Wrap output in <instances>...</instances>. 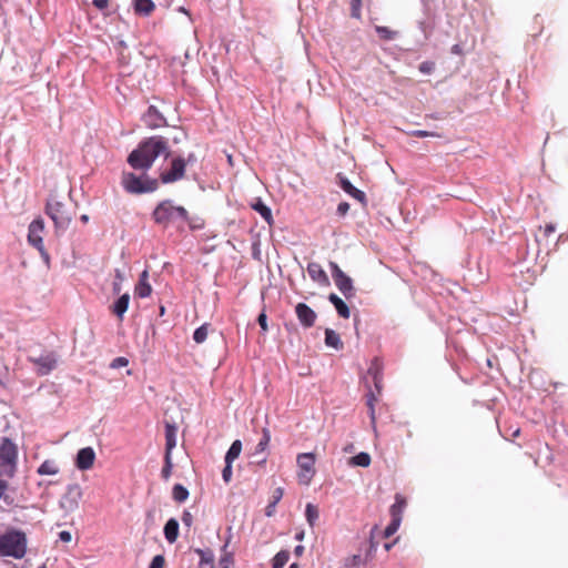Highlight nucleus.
Segmentation results:
<instances>
[{"mask_svg": "<svg viewBox=\"0 0 568 568\" xmlns=\"http://www.w3.org/2000/svg\"><path fill=\"white\" fill-rule=\"evenodd\" d=\"M160 155H170L169 142L162 135H153L141 141L128 156V163L135 170H149Z\"/></svg>", "mask_w": 568, "mask_h": 568, "instance_id": "f257e3e1", "label": "nucleus"}, {"mask_svg": "<svg viewBox=\"0 0 568 568\" xmlns=\"http://www.w3.org/2000/svg\"><path fill=\"white\" fill-rule=\"evenodd\" d=\"M27 535L19 529H9L0 536V557L21 559L27 552Z\"/></svg>", "mask_w": 568, "mask_h": 568, "instance_id": "f03ea898", "label": "nucleus"}, {"mask_svg": "<svg viewBox=\"0 0 568 568\" xmlns=\"http://www.w3.org/2000/svg\"><path fill=\"white\" fill-rule=\"evenodd\" d=\"M152 219L156 224L166 227L178 221H189V212L183 206L174 205L171 200H164L154 209Z\"/></svg>", "mask_w": 568, "mask_h": 568, "instance_id": "7ed1b4c3", "label": "nucleus"}, {"mask_svg": "<svg viewBox=\"0 0 568 568\" xmlns=\"http://www.w3.org/2000/svg\"><path fill=\"white\" fill-rule=\"evenodd\" d=\"M45 213L51 217L57 229H67L73 216L72 207L69 203L51 196L45 205Z\"/></svg>", "mask_w": 568, "mask_h": 568, "instance_id": "20e7f679", "label": "nucleus"}, {"mask_svg": "<svg viewBox=\"0 0 568 568\" xmlns=\"http://www.w3.org/2000/svg\"><path fill=\"white\" fill-rule=\"evenodd\" d=\"M122 185L124 190L132 194H142L154 192L158 186V180L148 176H138L134 173L126 172L122 175Z\"/></svg>", "mask_w": 568, "mask_h": 568, "instance_id": "39448f33", "label": "nucleus"}, {"mask_svg": "<svg viewBox=\"0 0 568 568\" xmlns=\"http://www.w3.org/2000/svg\"><path fill=\"white\" fill-rule=\"evenodd\" d=\"M298 473L297 478L301 485L308 486L315 475V455L313 453H302L296 458Z\"/></svg>", "mask_w": 568, "mask_h": 568, "instance_id": "423d86ee", "label": "nucleus"}, {"mask_svg": "<svg viewBox=\"0 0 568 568\" xmlns=\"http://www.w3.org/2000/svg\"><path fill=\"white\" fill-rule=\"evenodd\" d=\"M332 276L335 285L346 298L355 296L352 278L346 275L335 262H329Z\"/></svg>", "mask_w": 568, "mask_h": 568, "instance_id": "0eeeda50", "label": "nucleus"}, {"mask_svg": "<svg viewBox=\"0 0 568 568\" xmlns=\"http://www.w3.org/2000/svg\"><path fill=\"white\" fill-rule=\"evenodd\" d=\"M186 163L187 161L181 156L172 159L170 169L160 174L162 183L168 184L182 180L185 174Z\"/></svg>", "mask_w": 568, "mask_h": 568, "instance_id": "6e6552de", "label": "nucleus"}, {"mask_svg": "<svg viewBox=\"0 0 568 568\" xmlns=\"http://www.w3.org/2000/svg\"><path fill=\"white\" fill-rule=\"evenodd\" d=\"M44 231V222L42 219L33 220L29 225L28 241L29 243L39 250L41 253L44 252L42 233Z\"/></svg>", "mask_w": 568, "mask_h": 568, "instance_id": "1a4fd4ad", "label": "nucleus"}, {"mask_svg": "<svg viewBox=\"0 0 568 568\" xmlns=\"http://www.w3.org/2000/svg\"><path fill=\"white\" fill-rule=\"evenodd\" d=\"M295 314H296V317H297L300 324L304 328H310V327L314 326L316 318H317V314L315 313V311L313 308H311L305 303L296 304Z\"/></svg>", "mask_w": 568, "mask_h": 568, "instance_id": "9d476101", "label": "nucleus"}, {"mask_svg": "<svg viewBox=\"0 0 568 568\" xmlns=\"http://www.w3.org/2000/svg\"><path fill=\"white\" fill-rule=\"evenodd\" d=\"M95 453L91 447L81 448L75 458V466L80 470H88L93 467Z\"/></svg>", "mask_w": 568, "mask_h": 568, "instance_id": "9b49d317", "label": "nucleus"}, {"mask_svg": "<svg viewBox=\"0 0 568 568\" xmlns=\"http://www.w3.org/2000/svg\"><path fill=\"white\" fill-rule=\"evenodd\" d=\"M31 362L38 367V374L47 375L57 366V359L52 354L31 358Z\"/></svg>", "mask_w": 568, "mask_h": 568, "instance_id": "f8f14e48", "label": "nucleus"}, {"mask_svg": "<svg viewBox=\"0 0 568 568\" xmlns=\"http://www.w3.org/2000/svg\"><path fill=\"white\" fill-rule=\"evenodd\" d=\"M0 459L7 465H12L16 463L17 447L11 440L4 439L3 443L1 444Z\"/></svg>", "mask_w": 568, "mask_h": 568, "instance_id": "ddd939ff", "label": "nucleus"}, {"mask_svg": "<svg viewBox=\"0 0 568 568\" xmlns=\"http://www.w3.org/2000/svg\"><path fill=\"white\" fill-rule=\"evenodd\" d=\"M339 186L342 190L347 193L349 196L354 197L362 204L366 203V195L363 191L356 189L345 176L338 174Z\"/></svg>", "mask_w": 568, "mask_h": 568, "instance_id": "4468645a", "label": "nucleus"}, {"mask_svg": "<svg viewBox=\"0 0 568 568\" xmlns=\"http://www.w3.org/2000/svg\"><path fill=\"white\" fill-rule=\"evenodd\" d=\"M143 121L148 128L156 129L164 124L165 119L156 110L155 106L151 105V106H149L148 111L143 115Z\"/></svg>", "mask_w": 568, "mask_h": 568, "instance_id": "2eb2a0df", "label": "nucleus"}, {"mask_svg": "<svg viewBox=\"0 0 568 568\" xmlns=\"http://www.w3.org/2000/svg\"><path fill=\"white\" fill-rule=\"evenodd\" d=\"M134 293L140 298L149 297L152 293V287L149 283V272L143 271L140 275L139 282L135 285Z\"/></svg>", "mask_w": 568, "mask_h": 568, "instance_id": "dca6fc26", "label": "nucleus"}, {"mask_svg": "<svg viewBox=\"0 0 568 568\" xmlns=\"http://www.w3.org/2000/svg\"><path fill=\"white\" fill-rule=\"evenodd\" d=\"M307 272L310 277L320 284H328V276L321 266V264L316 262H311L307 265Z\"/></svg>", "mask_w": 568, "mask_h": 568, "instance_id": "f3484780", "label": "nucleus"}, {"mask_svg": "<svg viewBox=\"0 0 568 568\" xmlns=\"http://www.w3.org/2000/svg\"><path fill=\"white\" fill-rule=\"evenodd\" d=\"M328 301L335 306L337 314L343 318H348L351 316L349 307L346 303L337 296L335 293H331L328 296Z\"/></svg>", "mask_w": 568, "mask_h": 568, "instance_id": "a211bd4d", "label": "nucleus"}, {"mask_svg": "<svg viewBox=\"0 0 568 568\" xmlns=\"http://www.w3.org/2000/svg\"><path fill=\"white\" fill-rule=\"evenodd\" d=\"M407 505V501L405 497H403L400 494H396L395 496V503L390 506L389 513L392 518L402 520L403 518V511Z\"/></svg>", "mask_w": 568, "mask_h": 568, "instance_id": "6ab92c4d", "label": "nucleus"}, {"mask_svg": "<svg viewBox=\"0 0 568 568\" xmlns=\"http://www.w3.org/2000/svg\"><path fill=\"white\" fill-rule=\"evenodd\" d=\"M164 536L170 544L176 541L179 537V523L176 519L171 518L166 521L164 526Z\"/></svg>", "mask_w": 568, "mask_h": 568, "instance_id": "aec40b11", "label": "nucleus"}, {"mask_svg": "<svg viewBox=\"0 0 568 568\" xmlns=\"http://www.w3.org/2000/svg\"><path fill=\"white\" fill-rule=\"evenodd\" d=\"M129 302L130 295L125 293L120 296L112 306L113 314L116 315L120 321H122L124 313L128 311Z\"/></svg>", "mask_w": 568, "mask_h": 568, "instance_id": "412c9836", "label": "nucleus"}, {"mask_svg": "<svg viewBox=\"0 0 568 568\" xmlns=\"http://www.w3.org/2000/svg\"><path fill=\"white\" fill-rule=\"evenodd\" d=\"M133 7L135 13L145 17L150 16L155 9V4L152 0H134Z\"/></svg>", "mask_w": 568, "mask_h": 568, "instance_id": "4be33fe9", "label": "nucleus"}, {"mask_svg": "<svg viewBox=\"0 0 568 568\" xmlns=\"http://www.w3.org/2000/svg\"><path fill=\"white\" fill-rule=\"evenodd\" d=\"M176 445V428L171 424L165 426V454L171 456L172 449Z\"/></svg>", "mask_w": 568, "mask_h": 568, "instance_id": "5701e85b", "label": "nucleus"}, {"mask_svg": "<svg viewBox=\"0 0 568 568\" xmlns=\"http://www.w3.org/2000/svg\"><path fill=\"white\" fill-rule=\"evenodd\" d=\"M368 374L373 376V382L377 390V394H381L383 376L382 367L377 359H374V362L372 363L371 367L368 368Z\"/></svg>", "mask_w": 568, "mask_h": 568, "instance_id": "b1692460", "label": "nucleus"}, {"mask_svg": "<svg viewBox=\"0 0 568 568\" xmlns=\"http://www.w3.org/2000/svg\"><path fill=\"white\" fill-rule=\"evenodd\" d=\"M195 552L200 557V568H214V555L210 549H195Z\"/></svg>", "mask_w": 568, "mask_h": 568, "instance_id": "393cba45", "label": "nucleus"}, {"mask_svg": "<svg viewBox=\"0 0 568 568\" xmlns=\"http://www.w3.org/2000/svg\"><path fill=\"white\" fill-rule=\"evenodd\" d=\"M325 344L326 346L337 351L343 348V342L341 341L339 335L332 328L325 329Z\"/></svg>", "mask_w": 568, "mask_h": 568, "instance_id": "a878e982", "label": "nucleus"}, {"mask_svg": "<svg viewBox=\"0 0 568 568\" xmlns=\"http://www.w3.org/2000/svg\"><path fill=\"white\" fill-rule=\"evenodd\" d=\"M252 209L260 213V215L271 225L273 223V216L271 209L265 205L260 199L252 203Z\"/></svg>", "mask_w": 568, "mask_h": 568, "instance_id": "bb28decb", "label": "nucleus"}, {"mask_svg": "<svg viewBox=\"0 0 568 568\" xmlns=\"http://www.w3.org/2000/svg\"><path fill=\"white\" fill-rule=\"evenodd\" d=\"M60 468L54 460L47 459L38 468L37 473L41 476L57 475Z\"/></svg>", "mask_w": 568, "mask_h": 568, "instance_id": "cd10ccee", "label": "nucleus"}, {"mask_svg": "<svg viewBox=\"0 0 568 568\" xmlns=\"http://www.w3.org/2000/svg\"><path fill=\"white\" fill-rule=\"evenodd\" d=\"M241 452L242 443L241 440L236 439L232 443L231 447L229 448L225 455V462L233 463L240 456Z\"/></svg>", "mask_w": 568, "mask_h": 568, "instance_id": "c85d7f7f", "label": "nucleus"}, {"mask_svg": "<svg viewBox=\"0 0 568 568\" xmlns=\"http://www.w3.org/2000/svg\"><path fill=\"white\" fill-rule=\"evenodd\" d=\"M305 517H306V520L310 524V526H312V527L315 526V524L320 517V511H318L317 506L308 503L305 508Z\"/></svg>", "mask_w": 568, "mask_h": 568, "instance_id": "c756f323", "label": "nucleus"}, {"mask_svg": "<svg viewBox=\"0 0 568 568\" xmlns=\"http://www.w3.org/2000/svg\"><path fill=\"white\" fill-rule=\"evenodd\" d=\"M371 456L367 453H359L353 456L349 460V464L353 466L368 467L371 465Z\"/></svg>", "mask_w": 568, "mask_h": 568, "instance_id": "7c9ffc66", "label": "nucleus"}, {"mask_svg": "<svg viewBox=\"0 0 568 568\" xmlns=\"http://www.w3.org/2000/svg\"><path fill=\"white\" fill-rule=\"evenodd\" d=\"M209 328H210V324L204 323L203 325H201L200 327H197L194 331L193 339L196 344H202L206 341L207 335H209Z\"/></svg>", "mask_w": 568, "mask_h": 568, "instance_id": "2f4dec72", "label": "nucleus"}, {"mask_svg": "<svg viewBox=\"0 0 568 568\" xmlns=\"http://www.w3.org/2000/svg\"><path fill=\"white\" fill-rule=\"evenodd\" d=\"M173 499L178 503H183L189 497V490L181 484H175L172 490Z\"/></svg>", "mask_w": 568, "mask_h": 568, "instance_id": "473e14b6", "label": "nucleus"}, {"mask_svg": "<svg viewBox=\"0 0 568 568\" xmlns=\"http://www.w3.org/2000/svg\"><path fill=\"white\" fill-rule=\"evenodd\" d=\"M290 559V552L287 550H281L278 551L273 560H272V567L273 568H284V566L287 564Z\"/></svg>", "mask_w": 568, "mask_h": 568, "instance_id": "72a5a7b5", "label": "nucleus"}, {"mask_svg": "<svg viewBox=\"0 0 568 568\" xmlns=\"http://www.w3.org/2000/svg\"><path fill=\"white\" fill-rule=\"evenodd\" d=\"M270 442H271V432L268 430V428H263L262 429V438L260 439V442L257 443V445L255 447V454L264 452L267 448Z\"/></svg>", "mask_w": 568, "mask_h": 568, "instance_id": "f704fd0d", "label": "nucleus"}, {"mask_svg": "<svg viewBox=\"0 0 568 568\" xmlns=\"http://www.w3.org/2000/svg\"><path fill=\"white\" fill-rule=\"evenodd\" d=\"M375 30L378 33L379 38L385 41L393 40L397 37V31H394L388 27L376 26Z\"/></svg>", "mask_w": 568, "mask_h": 568, "instance_id": "c9c22d12", "label": "nucleus"}, {"mask_svg": "<svg viewBox=\"0 0 568 568\" xmlns=\"http://www.w3.org/2000/svg\"><path fill=\"white\" fill-rule=\"evenodd\" d=\"M377 402L376 395L371 390L366 396V405L368 407V413L371 417L372 424H375V403Z\"/></svg>", "mask_w": 568, "mask_h": 568, "instance_id": "e433bc0d", "label": "nucleus"}, {"mask_svg": "<svg viewBox=\"0 0 568 568\" xmlns=\"http://www.w3.org/2000/svg\"><path fill=\"white\" fill-rule=\"evenodd\" d=\"M419 28H420L422 32L424 33L425 38L427 39L430 37L433 30L435 29V20L429 19L428 21H420Z\"/></svg>", "mask_w": 568, "mask_h": 568, "instance_id": "4c0bfd02", "label": "nucleus"}, {"mask_svg": "<svg viewBox=\"0 0 568 568\" xmlns=\"http://www.w3.org/2000/svg\"><path fill=\"white\" fill-rule=\"evenodd\" d=\"M351 3V16L355 19L362 17V0H349Z\"/></svg>", "mask_w": 568, "mask_h": 568, "instance_id": "58836bf2", "label": "nucleus"}, {"mask_svg": "<svg viewBox=\"0 0 568 568\" xmlns=\"http://www.w3.org/2000/svg\"><path fill=\"white\" fill-rule=\"evenodd\" d=\"M219 568H234V558L231 552H226L221 557Z\"/></svg>", "mask_w": 568, "mask_h": 568, "instance_id": "ea45409f", "label": "nucleus"}, {"mask_svg": "<svg viewBox=\"0 0 568 568\" xmlns=\"http://www.w3.org/2000/svg\"><path fill=\"white\" fill-rule=\"evenodd\" d=\"M164 466L162 468V471H161V475L163 477V479H169L170 476H171V471H172V459H171V456L169 454H165V457H164Z\"/></svg>", "mask_w": 568, "mask_h": 568, "instance_id": "a19ab883", "label": "nucleus"}, {"mask_svg": "<svg viewBox=\"0 0 568 568\" xmlns=\"http://www.w3.org/2000/svg\"><path fill=\"white\" fill-rule=\"evenodd\" d=\"M400 523H402V520H399L397 518L396 519L392 518L389 525L385 528V531H384L385 537H390L392 535H394L397 531V529L399 528Z\"/></svg>", "mask_w": 568, "mask_h": 568, "instance_id": "79ce46f5", "label": "nucleus"}, {"mask_svg": "<svg viewBox=\"0 0 568 568\" xmlns=\"http://www.w3.org/2000/svg\"><path fill=\"white\" fill-rule=\"evenodd\" d=\"M418 69L424 74H430L435 70V63L433 61H424L419 64Z\"/></svg>", "mask_w": 568, "mask_h": 568, "instance_id": "37998d69", "label": "nucleus"}, {"mask_svg": "<svg viewBox=\"0 0 568 568\" xmlns=\"http://www.w3.org/2000/svg\"><path fill=\"white\" fill-rule=\"evenodd\" d=\"M412 135L416 136V138H428V136L439 138L440 136V134H438L436 132H430V131H425V130H415L412 132Z\"/></svg>", "mask_w": 568, "mask_h": 568, "instance_id": "c03bdc74", "label": "nucleus"}, {"mask_svg": "<svg viewBox=\"0 0 568 568\" xmlns=\"http://www.w3.org/2000/svg\"><path fill=\"white\" fill-rule=\"evenodd\" d=\"M223 480L227 484L232 479V463L225 462V467L222 470Z\"/></svg>", "mask_w": 568, "mask_h": 568, "instance_id": "a18cd8bd", "label": "nucleus"}, {"mask_svg": "<svg viewBox=\"0 0 568 568\" xmlns=\"http://www.w3.org/2000/svg\"><path fill=\"white\" fill-rule=\"evenodd\" d=\"M165 564V559L162 555H156L153 557L149 568H163Z\"/></svg>", "mask_w": 568, "mask_h": 568, "instance_id": "49530a36", "label": "nucleus"}, {"mask_svg": "<svg viewBox=\"0 0 568 568\" xmlns=\"http://www.w3.org/2000/svg\"><path fill=\"white\" fill-rule=\"evenodd\" d=\"M128 364H129L128 358H125V357H116V358H114L112 361L111 367L112 368H119V367L126 366Z\"/></svg>", "mask_w": 568, "mask_h": 568, "instance_id": "de8ad7c7", "label": "nucleus"}, {"mask_svg": "<svg viewBox=\"0 0 568 568\" xmlns=\"http://www.w3.org/2000/svg\"><path fill=\"white\" fill-rule=\"evenodd\" d=\"M182 523L187 526V527H191L192 524H193V516L190 511L185 510L183 511L182 514Z\"/></svg>", "mask_w": 568, "mask_h": 568, "instance_id": "09e8293b", "label": "nucleus"}, {"mask_svg": "<svg viewBox=\"0 0 568 568\" xmlns=\"http://www.w3.org/2000/svg\"><path fill=\"white\" fill-rule=\"evenodd\" d=\"M257 322L262 328L263 332H267V317H266V314L264 312H262L258 317H257Z\"/></svg>", "mask_w": 568, "mask_h": 568, "instance_id": "8fccbe9b", "label": "nucleus"}, {"mask_svg": "<svg viewBox=\"0 0 568 568\" xmlns=\"http://www.w3.org/2000/svg\"><path fill=\"white\" fill-rule=\"evenodd\" d=\"M283 494H284L283 488H282V487H277V488L273 491V496H272V498H273V499H272V501H273L274 504H277V503L282 499Z\"/></svg>", "mask_w": 568, "mask_h": 568, "instance_id": "3c124183", "label": "nucleus"}, {"mask_svg": "<svg viewBox=\"0 0 568 568\" xmlns=\"http://www.w3.org/2000/svg\"><path fill=\"white\" fill-rule=\"evenodd\" d=\"M349 210V204L347 202H341L337 206V213L341 215V216H344L347 214Z\"/></svg>", "mask_w": 568, "mask_h": 568, "instance_id": "603ef678", "label": "nucleus"}, {"mask_svg": "<svg viewBox=\"0 0 568 568\" xmlns=\"http://www.w3.org/2000/svg\"><path fill=\"white\" fill-rule=\"evenodd\" d=\"M542 232H544V235L546 237H549L551 234H554L556 232V226L551 223L549 224H546L544 227H542Z\"/></svg>", "mask_w": 568, "mask_h": 568, "instance_id": "864d4df0", "label": "nucleus"}, {"mask_svg": "<svg viewBox=\"0 0 568 568\" xmlns=\"http://www.w3.org/2000/svg\"><path fill=\"white\" fill-rule=\"evenodd\" d=\"M93 6L99 10H104L109 7V0H93Z\"/></svg>", "mask_w": 568, "mask_h": 568, "instance_id": "5fc2aeb1", "label": "nucleus"}, {"mask_svg": "<svg viewBox=\"0 0 568 568\" xmlns=\"http://www.w3.org/2000/svg\"><path fill=\"white\" fill-rule=\"evenodd\" d=\"M59 538L63 541V542H70L71 539H72V536L69 531L67 530H63L59 534Z\"/></svg>", "mask_w": 568, "mask_h": 568, "instance_id": "6e6d98bb", "label": "nucleus"}, {"mask_svg": "<svg viewBox=\"0 0 568 568\" xmlns=\"http://www.w3.org/2000/svg\"><path fill=\"white\" fill-rule=\"evenodd\" d=\"M276 505H277V504H274L273 501H271V503L267 505L266 509H265V515H266V516H268V517L273 516V514H274V511H275V507H276Z\"/></svg>", "mask_w": 568, "mask_h": 568, "instance_id": "4d7b16f0", "label": "nucleus"}, {"mask_svg": "<svg viewBox=\"0 0 568 568\" xmlns=\"http://www.w3.org/2000/svg\"><path fill=\"white\" fill-rule=\"evenodd\" d=\"M185 222L189 224V226L192 230L201 229L203 226V223L196 224V222H193L190 217H189V221H185Z\"/></svg>", "mask_w": 568, "mask_h": 568, "instance_id": "13d9d810", "label": "nucleus"}, {"mask_svg": "<svg viewBox=\"0 0 568 568\" xmlns=\"http://www.w3.org/2000/svg\"><path fill=\"white\" fill-rule=\"evenodd\" d=\"M303 552H304V546L298 545L295 547V549H294L295 556L301 557L303 555Z\"/></svg>", "mask_w": 568, "mask_h": 568, "instance_id": "bf43d9fd", "label": "nucleus"}, {"mask_svg": "<svg viewBox=\"0 0 568 568\" xmlns=\"http://www.w3.org/2000/svg\"><path fill=\"white\" fill-rule=\"evenodd\" d=\"M121 283L122 282L114 281V283H113V292L114 293H116V294L120 293V291H121Z\"/></svg>", "mask_w": 568, "mask_h": 568, "instance_id": "052dcab7", "label": "nucleus"}, {"mask_svg": "<svg viewBox=\"0 0 568 568\" xmlns=\"http://www.w3.org/2000/svg\"><path fill=\"white\" fill-rule=\"evenodd\" d=\"M7 488V483L4 480H0V498L3 496V491Z\"/></svg>", "mask_w": 568, "mask_h": 568, "instance_id": "680f3d73", "label": "nucleus"}, {"mask_svg": "<svg viewBox=\"0 0 568 568\" xmlns=\"http://www.w3.org/2000/svg\"><path fill=\"white\" fill-rule=\"evenodd\" d=\"M115 281H119V282L123 281V274L120 270H115Z\"/></svg>", "mask_w": 568, "mask_h": 568, "instance_id": "e2e57ef3", "label": "nucleus"}, {"mask_svg": "<svg viewBox=\"0 0 568 568\" xmlns=\"http://www.w3.org/2000/svg\"><path fill=\"white\" fill-rule=\"evenodd\" d=\"M453 53L459 54L462 52V49L458 44L453 45L452 48Z\"/></svg>", "mask_w": 568, "mask_h": 568, "instance_id": "0e129e2a", "label": "nucleus"}, {"mask_svg": "<svg viewBox=\"0 0 568 568\" xmlns=\"http://www.w3.org/2000/svg\"><path fill=\"white\" fill-rule=\"evenodd\" d=\"M352 560L354 561V565H358L361 561V556L355 555V556H353Z\"/></svg>", "mask_w": 568, "mask_h": 568, "instance_id": "69168bd1", "label": "nucleus"}, {"mask_svg": "<svg viewBox=\"0 0 568 568\" xmlns=\"http://www.w3.org/2000/svg\"><path fill=\"white\" fill-rule=\"evenodd\" d=\"M81 221H82L83 223H87V222L89 221V216H88L87 214H83V215L81 216Z\"/></svg>", "mask_w": 568, "mask_h": 568, "instance_id": "338daca9", "label": "nucleus"}, {"mask_svg": "<svg viewBox=\"0 0 568 568\" xmlns=\"http://www.w3.org/2000/svg\"><path fill=\"white\" fill-rule=\"evenodd\" d=\"M303 537H304V532H303V531H302V532L296 534V539H297V540H302V539H303Z\"/></svg>", "mask_w": 568, "mask_h": 568, "instance_id": "774afa93", "label": "nucleus"}]
</instances>
